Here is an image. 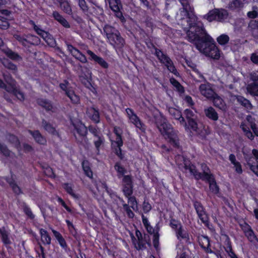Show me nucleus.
Returning a JSON list of instances; mask_svg holds the SVG:
<instances>
[{
    "label": "nucleus",
    "mask_w": 258,
    "mask_h": 258,
    "mask_svg": "<svg viewBox=\"0 0 258 258\" xmlns=\"http://www.w3.org/2000/svg\"><path fill=\"white\" fill-rule=\"evenodd\" d=\"M176 19L177 21H181L180 24L186 33V38L188 41L195 40V34L200 31L199 28H204L203 24L192 13V9H180L176 15Z\"/></svg>",
    "instance_id": "nucleus-1"
},
{
    "label": "nucleus",
    "mask_w": 258,
    "mask_h": 258,
    "mask_svg": "<svg viewBox=\"0 0 258 258\" xmlns=\"http://www.w3.org/2000/svg\"><path fill=\"white\" fill-rule=\"evenodd\" d=\"M199 29L200 31L195 34V40L189 41L194 43L197 49L206 56L218 59L220 57V53L213 42V39L207 33L204 28Z\"/></svg>",
    "instance_id": "nucleus-2"
},
{
    "label": "nucleus",
    "mask_w": 258,
    "mask_h": 258,
    "mask_svg": "<svg viewBox=\"0 0 258 258\" xmlns=\"http://www.w3.org/2000/svg\"><path fill=\"white\" fill-rule=\"evenodd\" d=\"M156 124L164 138L171 145L178 147L179 143L177 132L173 130L171 125L167 122L166 119L160 114L156 118Z\"/></svg>",
    "instance_id": "nucleus-3"
},
{
    "label": "nucleus",
    "mask_w": 258,
    "mask_h": 258,
    "mask_svg": "<svg viewBox=\"0 0 258 258\" xmlns=\"http://www.w3.org/2000/svg\"><path fill=\"white\" fill-rule=\"evenodd\" d=\"M103 33L107 39V42L115 49H120L124 46V40L115 28L106 25L103 27Z\"/></svg>",
    "instance_id": "nucleus-4"
},
{
    "label": "nucleus",
    "mask_w": 258,
    "mask_h": 258,
    "mask_svg": "<svg viewBox=\"0 0 258 258\" xmlns=\"http://www.w3.org/2000/svg\"><path fill=\"white\" fill-rule=\"evenodd\" d=\"M201 168L203 171V174L198 172L195 166L193 165H185L184 166L185 171L186 172H189L197 179L201 178L205 180L206 179H210L213 176L211 173L209 168L205 164H202Z\"/></svg>",
    "instance_id": "nucleus-5"
},
{
    "label": "nucleus",
    "mask_w": 258,
    "mask_h": 258,
    "mask_svg": "<svg viewBox=\"0 0 258 258\" xmlns=\"http://www.w3.org/2000/svg\"><path fill=\"white\" fill-rule=\"evenodd\" d=\"M155 54L160 61L164 64L168 70L174 75H176L177 72L174 66L171 59L166 55L164 54L161 50L156 49Z\"/></svg>",
    "instance_id": "nucleus-6"
},
{
    "label": "nucleus",
    "mask_w": 258,
    "mask_h": 258,
    "mask_svg": "<svg viewBox=\"0 0 258 258\" xmlns=\"http://www.w3.org/2000/svg\"><path fill=\"white\" fill-rule=\"evenodd\" d=\"M125 111L130 122L134 124L137 128H139L142 132H145L146 130L145 124L142 122L133 110L127 108L125 109Z\"/></svg>",
    "instance_id": "nucleus-7"
},
{
    "label": "nucleus",
    "mask_w": 258,
    "mask_h": 258,
    "mask_svg": "<svg viewBox=\"0 0 258 258\" xmlns=\"http://www.w3.org/2000/svg\"><path fill=\"white\" fill-rule=\"evenodd\" d=\"M29 23L33 26L37 34L40 36L48 45L53 46L55 44V40L50 34L40 28L33 21H30Z\"/></svg>",
    "instance_id": "nucleus-8"
},
{
    "label": "nucleus",
    "mask_w": 258,
    "mask_h": 258,
    "mask_svg": "<svg viewBox=\"0 0 258 258\" xmlns=\"http://www.w3.org/2000/svg\"><path fill=\"white\" fill-rule=\"evenodd\" d=\"M196 120V119H191L187 120L188 126L190 128L202 136H205L208 134L209 132L208 131V127H206L202 123H198Z\"/></svg>",
    "instance_id": "nucleus-9"
},
{
    "label": "nucleus",
    "mask_w": 258,
    "mask_h": 258,
    "mask_svg": "<svg viewBox=\"0 0 258 258\" xmlns=\"http://www.w3.org/2000/svg\"><path fill=\"white\" fill-rule=\"evenodd\" d=\"M69 83H61L59 85L60 88L65 92V94L70 99L73 103L77 104L79 102V97L75 94L74 91L68 87Z\"/></svg>",
    "instance_id": "nucleus-10"
},
{
    "label": "nucleus",
    "mask_w": 258,
    "mask_h": 258,
    "mask_svg": "<svg viewBox=\"0 0 258 258\" xmlns=\"http://www.w3.org/2000/svg\"><path fill=\"white\" fill-rule=\"evenodd\" d=\"M79 67L81 71V74L80 76L81 80L87 87L89 88V87L91 86L90 82L91 79V72L87 67L80 66Z\"/></svg>",
    "instance_id": "nucleus-11"
},
{
    "label": "nucleus",
    "mask_w": 258,
    "mask_h": 258,
    "mask_svg": "<svg viewBox=\"0 0 258 258\" xmlns=\"http://www.w3.org/2000/svg\"><path fill=\"white\" fill-rule=\"evenodd\" d=\"M199 89L201 94L208 99H211L215 95L216 93L209 83L201 84Z\"/></svg>",
    "instance_id": "nucleus-12"
},
{
    "label": "nucleus",
    "mask_w": 258,
    "mask_h": 258,
    "mask_svg": "<svg viewBox=\"0 0 258 258\" xmlns=\"http://www.w3.org/2000/svg\"><path fill=\"white\" fill-rule=\"evenodd\" d=\"M66 45L68 50L74 57L82 63H86L87 62V59L85 55L82 54L78 49L68 43H67Z\"/></svg>",
    "instance_id": "nucleus-13"
},
{
    "label": "nucleus",
    "mask_w": 258,
    "mask_h": 258,
    "mask_svg": "<svg viewBox=\"0 0 258 258\" xmlns=\"http://www.w3.org/2000/svg\"><path fill=\"white\" fill-rule=\"evenodd\" d=\"M195 208L201 221L206 225H208L209 218L206 212L204 210L203 207L199 202H195L194 204Z\"/></svg>",
    "instance_id": "nucleus-14"
},
{
    "label": "nucleus",
    "mask_w": 258,
    "mask_h": 258,
    "mask_svg": "<svg viewBox=\"0 0 258 258\" xmlns=\"http://www.w3.org/2000/svg\"><path fill=\"white\" fill-rule=\"evenodd\" d=\"M168 112L169 114L175 119H177L179 121L180 123L183 125L185 129L187 128V124L185 122V119L182 116L181 113L180 111L174 108H169L168 109Z\"/></svg>",
    "instance_id": "nucleus-15"
},
{
    "label": "nucleus",
    "mask_w": 258,
    "mask_h": 258,
    "mask_svg": "<svg viewBox=\"0 0 258 258\" xmlns=\"http://www.w3.org/2000/svg\"><path fill=\"white\" fill-rule=\"evenodd\" d=\"M87 54L90 56V59L97 62L100 66L104 69L108 68V63L102 57L97 56L90 50H87Z\"/></svg>",
    "instance_id": "nucleus-16"
},
{
    "label": "nucleus",
    "mask_w": 258,
    "mask_h": 258,
    "mask_svg": "<svg viewBox=\"0 0 258 258\" xmlns=\"http://www.w3.org/2000/svg\"><path fill=\"white\" fill-rule=\"evenodd\" d=\"M74 126L77 133L82 137L81 141H78L81 143H83V142H86L87 141L86 137L87 133V127L82 123H78L75 124Z\"/></svg>",
    "instance_id": "nucleus-17"
},
{
    "label": "nucleus",
    "mask_w": 258,
    "mask_h": 258,
    "mask_svg": "<svg viewBox=\"0 0 258 258\" xmlns=\"http://www.w3.org/2000/svg\"><path fill=\"white\" fill-rule=\"evenodd\" d=\"M4 78L9 85V86H7L5 85L4 89L8 92H11V90H14V88L16 87V82L15 80H14L9 74H4Z\"/></svg>",
    "instance_id": "nucleus-18"
},
{
    "label": "nucleus",
    "mask_w": 258,
    "mask_h": 258,
    "mask_svg": "<svg viewBox=\"0 0 258 258\" xmlns=\"http://www.w3.org/2000/svg\"><path fill=\"white\" fill-rule=\"evenodd\" d=\"M214 96L212 97L211 99H213V102L215 106L222 111H226L227 109V106L223 100L216 93L215 94V95Z\"/></svg>",
    "instance_id": "nucleus-19"
},
{
    "label": "nucleus",
    "mask_w": 258,
    "mask_h": 258,
    "mask_svg": "<svg viewBox=\"0 0 258 258\" xmlns=\"http://www.w3.org/2000/svg\"><path fill=\"white\" fill-rule=\"evenodd\" d=\"M206 116L209 119L216 121L218 119V114L212 107H209L204 110Z\"/></svg>",
    "instance_id": "nucleus-20"
},
{
    "label": "nucleus",
    "mask_w": 258,
    "mask_h": 258,
    "mask_svg": "<svg viewBox=\"0 0 258 258\" xmlns=\"http://www.w3.org/2000/svg\"><path fill=\"white\" fill-rule=\"evenodd\" d=\"M87 114L94 122L97 123L99 121V114L97 110L93 107L88 108Z\"/></svg>",
    "instance_id": "nucleus-21"
},
{
    "label": "nucleus",
    "mask_w": 258,
    "mask_h": 258,
    "mask_svg": "<svg viewBox=\"0 0 258 258\" xmlns=\"http://www.w3.org/2000/svg\"><path fill=\"white\" fill-rule=\"evenodd\" d=\"M9 234V232L5 228H0V236L3 242L6 246L9 245L12 243Z\"/></svg>",
    "instance_id": "nucleus-22"
},
{
    "label": "nucleus",
    "mask_w": 258,
    "mask_h": 258,
    "mask_svg": "<svg viewBox=\"0 0 258 258\" xmlns=\"http://www.w3.org/2000/svg\"><path fill=\"white\" fill-rule=\"evenodd\" d=\"M53 17L57 22H58L62 26L67 28L70 27V25L67 20L60 15L57 12H53L52 14Z\"/></svg>",
    "instance_id": "nucleus-23"
},
{
    "label": "nucleus",
    "mask_w": 258,
    "mask_h": 258,
    "mask_svg": "<svg viewBox=\"0 0 258 258\" xmlns=\"http://www.w3.org/2000/svg\"><path fill=\"white\" fill-rule=\"evenodd\" d=\"M29 133L33 137L34 140L38 143L44 145L46 143L45 138L43 137L38 131L34 132L29 130Z\"/></svg>",
    "instance_id": "nucleus-24"
},
{
    "label": "nucleus",
    "mask_w": 258,
    "mask_h": 258,
    "mask_svg": "<svg viewBox=\"0 0 258 258\" xmlns=\"http://www.w3.org/2000/svg\"><path fill=\"white\" fill-rule=\"evenodd\" d=\"M176 234L178 239L184 240L186 242H189L188 233L182 226L176 231Z\"/></svg>",
    "instance_id": "nucleus-25"
},
{
    "label": "nucleus",
    "mask_w": 258,
    "mask_h": 258,
    "mask_svg": "<svg viewBox=\"0 0 258 258\" xmlns=\"http://www.w3.org/2000/svg\"><path fill=\"white\" fill-rule=\"evenodd\" d=\"M39 232L41 236V240L44 244H50L51 243V238L48 233L44 229L40 228Z\"/></svg>",
    "instance_id": "nucleus-26"
},
{
    "label": "nucleus",
    "mask_w": 258,
    "mask_h": 258,
    "mask_svg": "<svg viewBox=\"0 0 258 258\" xmlns=\"http://www.w3.org/2000/svg\"><path fill=\"white\" fill-rule=\"evenodd\" d=\"M236 99L237 102L243 106L248 111L252 109L253 106L248 100L240 96H237Z\"/></svg>",
    "instance_id": "nucleus-27"
},
{
    "label": "nucleus",
    "mask_w": 258,
    "mask_h": 258,
    "mask_svg": "<svg viewBox=\"0 0 258 258\" xmlns=\"http://www.w3.org/2000/svg\"><path fill=\"white\" fill-rule=\"evenodd\" d=\"M2 51L11 59L18 61L22 59L21 57L18 53L13 51L11 49L8 48L3 49Z\"/></svg>",
    "instance_id": "nucleus-28"
},
{
    "label": "nucleus",
    "mask_w": 258,
    "mask_h": 258,
    "mask_svg": "<svg viewBox=\"0 0 258 258\" xmlns=\"http://www.w3.org/2000/svg\"><path fill=\"white\" fill-rule=\"evenodd\" d=\"M216 21L222 22L227 19L228 14L226 10L224 9H216Z\"/></svg>",
    "instance_id": "nucleus-29"
},
{
    "label": "nucleus",
    "mask_w": 258,
    "mask_h": 258,
    "mask_svg": "<svg viewBox=\"0 0 258 258\" xmlns=\"http://www.w3.org/2000/svg\"><path fill=\"white\" fill-rule=\"evenodd\" d=\"M42 126L43 128L48 133L53 135H56L57 134L55 127L46 120H43L42 122Z\"/></svg>",
    "instance_id": "nucleus-30"
},
{
    "label": "nucleus",
    "mask_w": 258,
    "mask_h": 258,
    "mask_svg": "<svg viewBox=\"0 0 258 258\" xmlns=\"http://www.w3.org/2000/svg\"><path fill=\"white\" fill-rule=\"evenodd\" d=\"M246 89L247 92L251 95L258 96V83L253 82L248 84Z\"/></svg>",
    "instance_id": "nucleus-31"
},
{
    "label": "nucleus",
    "mask_w": 258,
    "mask_h": 258,
    "mask_svg": "<svg viewBox=\"0 0 258 258\" xmlns=\"http://www.w3.org/2000/svg\"><path fill=\"white\" fill-rule=\"evenodd\" d=\"M52 232L56 238V239L57 240L58 242H59L60 245L63 248H65L67 247V243L66 242L65 240L62 237V235L60 234L59 232L58 231L52 229Z\"/></svg>",
    "instance_id": "nucleus-32"
},
{
    "label": "nucleus",
    "mask_w": 258,
    "mask_h": 258,
    "mask_svg": "<svg viewBox=\"0 0 258 258\" xmlns=\"http://www.w3.org/2000/svg\"><path fill=\"white\" fill-rule=\"evenodd\" d=\"M39 105L45 108L46 110H51L53 109V106L51 102L44 99H39L37 100Z\"/></svg>",
    "instance_id": "nucleus-33"
},
{
    "label": "nucleus",
    "mask_w": 258,
    "mask_h": 258,
    "mask_svg": "<svg viewBox=\"0 0 258 258\" xmlns=\"http://www.w3.org/2000/svg\"><path fill=\"white\" fill-rule=\"evenodd\" d=\"M206 180H208L209 183L210 190L214 194H217L219 192V187L216 183L213 176L210 179H206Z\"/></svg>",
    "instance_id": "nucleus-34"
},
{
    "label": "nucleus",
    "mask_w": 258,
    "mask_h": 258,
    "mask_svg": "<svg viewBox=\"0 0 258 258\" xmlns=\"http://www.w3.org/2000/svg\"><path fill=\"white\" fill-rule=\"evenodd\" d=\"M245 235L250 242L255 246H258V239L254 234L253 230L246 232Z\"/></svg>",
    "instance_id": "nucleus-35"
},
{
    "label": "nucleus",
    "mask_w": 258,
    "mask_h": 258,
    "mask_svg": "<svg viewBox=\"0 0 258 258\" xmlns=\"http://www.w3.org/2000/svg\"><path fill=\"white\" fill-rule=\"evenodd\" d=\"M244 0H230L228 8L231 9L242 7L243 5Z\"/></svg>",
    "instance_id": "nucleus-36"
},
{
    "label": "nucleus",
    "mask_w": 258,
    "mask_h": 258,
    "mask_svg": "<svg viewBox=\"0 0 258 258\" xmlns=\"http://www.w3.org/2000/svg\"><path fill=\"white\" fill-rule=\"evenodd\" d=\"M199 241L202 247L208 249L210 246V240L208 237L201 236L199 238Z\"/></svg>",
    "instance_id": "nucleus-37"
},
{
    "label": "nucleus",
    "mask_w": 258,
    "mask_h": 258,
    "mask_svg": "<svg viewBox=\"0 0 258 258\" xmlns=\"http://www.w3.org/2000/svg\"><path fill=\"white\" fill-rule=\"evenodd\" d=\"M184 115L187 120L191 119H196L197 118L196 111L190 109H186L184 110Z\"/></svg>",
    "instance_id": "nucleus-38"
},
{
    "label": "nucleus",
    "mask_w": 258,
    "mask_h": 258,
    "mask_svg": "<svg viewBox=\"0 0 258 258\" xmlns=\"http://www.w3.org/2000/svg\"><path fill=\"white\" fill-rule=\"evenodd\" d=\"M27 40L28 41V45L30 44L37 45L40 43V39L36 36L31 34H28L27 35Z\"/></svg>",
    "instance_id": "nucleus-39"
},
{
    "label": "nucleus",
    "mask_w": 258,
    "mask_h": 258,
    "mask_svg": "<svg viewBox=\"0 0 258 258\" xmlns=\"http://www.w3.org/2000/svg\"><path fill=\"white\" fill-rule=\"evenodd\" d=\"M109 4L113 11H118V9H120L121 7L120 0H109Z\"/></svg>",
    "instance_id": "nucleus-40"
},
{
    "label": "nucleus",
    "mask_w": 258,
    "mask_h": 258,
    "mask_svg": "<svg viewBox=\"0 0 258 258\" xmlns=\"http://www.w3.org/2000/svg\"><path fill=\"white\" fill-rule=\"evenodd\" d=\"M63 187L66 190V191L71 196H72L74 199H79V196L74 192L72 186L70 184L64 183L63 185Z\"/></svg>",
    "instance_id": "nucleus-41"
},
{
    "label": "nucleus",
    "mask_w": 258,
    "mask_h": 258,
    "mask_svg": "<svg viewBox=\"0 0 258 258\" xmlns=\"http://www.w3.org/2000/svg\"><path fill=\"white\" fill-rule=\"evenodd\" d=\"M1 61L3 65L7 69L13 71H17V66L10 61L8 59L4 58L2 59Z\"/></svg>",
    "instance_id": "nucleus-42"
},
{
    "label": "nucleus",
    "mask_w": 258,
    "mask_h": 258,
    "mask_svg": "<svg viewBox=\"0 0 258 258\" xmlns=\"http://www.w3.org/2000/svg\"><path fill=\"white\" fill-rule=\"evenodd\" d=\"M14 37L18 40L21 44L26 46H28V41L27 40V35L22 36L18 34L14 35Z\"/></svg>",
    "instance_id": "nucleus-43"
},
{
    "label": "nucleus",
    "mask_w": 258,
    "mask_h": 258,
    "mask_svg": "<svg viewBox=\"0 0 258 258\" xmlns=\"http://www.w3.org/2000/svg\"><path fill=\"white\" fill-rule=\"evenodd\" d=\"M128 199V203L131 204V207L133 210L137 211L138 210V203L135 197L130 196L127 197Z\"/></svg>",
    "instance_id": "nucleus-44"
},
{
    "label": "nucleus",
    "mask_w": 258,
    "mask_h": 258,
    "mask_svg": "<svg viewBox=\"0 0 258 258\" xmlns=\"http://www.w3.org/2000/svg\"><path fill=\"white\" fill-rule=\"evenodd\" d=\"M217 41L220 45H225L229 41V37L227 35L222 34L217 38Z\"/></svg>",
    "instance_id": "nucleus-45"
},
{
    "label": "nucleus",
    "mask_w": 258,
    "mask_h": 258,
    "mask_svg": "<svg viewBox=\"0 0 258 258\" xmlns=\"http://www.w3.org/2000/svg\"><path fill=\"white\" fill-rule=\"evenodd\" d=\"M60 7L62 10L68 14L72 13V9L68 2L63 1L60 3Z\"/></svg>",
    "instance_id": "nucleus-46"
},
{
    "label": "nucleus",
    "mask_w": 258,
    "mask_h": 258,
    "mask_svg": "<svg viewBox=\"0 0 258 258\" xmlns=\"http://www.w3.org/2000/svg\"><path fill=\"white\" fill-rule=\"evenodd\" d=\"M121 201L122 203L123 208L124 211L126 212L127 216L130 218H133L134 217V214L131 210L128 205L124 203V201L122 199L121 200Z\"/></svg>",
    "instance_id": "nucleus-47"
},
{
    "label": "nucleus",
    "mask_w": 258,
    "mask_h": 258,
    "mask_svg": "<svg viewBox=\"0 0 258 258\" xmlns=\"http://www.w3.org/2000/svg\"><path fill=\"white\" fill-rule=\"evenodd\" d=\"M208 21L212 22L214 20L216 21V9L210 11L207 15L204 16Z\"/></svg>",
    "instance_id": "nucleus-48"
},
{
    "label": "nucleus",
    "mask_w": 258,
    "mask_h": 258,
    "mask_svg": "<svg viewBox=\"0 0 258 258\" xmlns=\"http://www.w3.org/2000/svg\"><path fill=\"white\" fill-rule=\"evenodd\" d=\"M122 186L133 185L132 178L130 175H124L122 180Z\"/></svg>",
    "instance_id": "nucleus-49"
},
{
    "label": "nucleus",
    "mask_w": 258,
    "mask_h": 258,
    "mask_svg": "<svg viewBox=\"0 0 258 258\" xmlns=\"http://www.w3.org/2000/svg\"><path fill=\"white\" fill-rule=\"evenodd\" d=\"M122 191L126 198L132 196L133 193V185L122 186Z\"/></svg>",
    "instance_id": "nucleus-50"
},
{
    "label": "nucleus",
    "mask_w": 258,
    "mask_h": 258,
    "mask_svg": "<svg viewBox=\"0 0 258 258\" xmlns=\"http://www.w3.org/2000/svg\"><path fill=\"white\" fill-rule=\"evenodd\" d=\"M171 83L176 88V90L180 93L184 92V89L182 86L175 79L172 78L170 80Z\"/></svg>",
    "instance_id": "nucleus-51"
},
{
    "label": "nucleus",
    "mask_w": 258,
    "mask_h": 258,
    "mask_svg": "<svg viewBox=\"0 0 258 258\" xmlns=\"http://www.w3.org/2000/svg\"><path fill=\"white\" fill-rule=\"evenodd\" d=\"M10 93H12L19 100L21 101L24 100L25 98L24 94L23 93V92H22L19 89H18L16 87L14 88V90H11V92H10Z\"/></svg>",
    "instance_id": "nucleus-52"
},
{
    "label": "nucleus",
    "mask_w": 258,
    "mask_h": 258,
    "mask_svg": "<svg viewBox=\"0 0 258 258\" xmlns=\"http://www.w3.org/2000/svg\"><path fill=\"white\" fill-rule=\"evenodd\" d=\"M251 158L248 159L247 160V163L249 166L250 170L256 175L258 176V162L256 165H252L251 163Z\"/></svg>",
    "instance_id": "nucleus-53"
},
{
    "label": "nucleus",
    "mask_w": 258,
    "mask_h": 258,
    "mask_svg": "<svg viewBox=\"0 0 258 258\" xmlns=\"http://www.w3.org/2000/svg\"><path fill=\"white\" fill-rule=\"evenodd\" d=\"M159 228L157 227V231L153 235V243L154 247L157 249L159 246V234L158 233Z\"/></svg>",
    "instance_id": "nucleus-54"
},
{
    "label": "nucleus",
    "mask_w": 258,
    "mask_h": 258,
    "mask_svg": "<svg viewBox=\"0 0 258 258\" xmlns=\"http://www.w3.org/2000/svg\"><path fill=\"white\" fill-rule=\"evenodd\" d=\"M104 139L103 138L101 137H97L96 140L94 141V143L95 146L97 150V153H99V148L100 146L103 144Z\"/></svg>",
    "instance_id": "nucleus-55"
},
{
    "label": "nucleus",
    "mask_w": 258,
    "mask_h": 258,
    "mask_svg": "<svg viewBox=\"0 0 258 258\" xmlns=\"http://www.w3.org/2000/svg\"><path fill=\"white\" fill-rule=\"evenodd\" d=\"M78 5L80 8V9L82 10V11L84 13H87L88 12V7L87 5V4L85 0H78Z\"/></svg>",
    "instance_id": "nucleus-56"
},
{
    "label": "nucleus",
    "mask_w": 258,
    "mask_h": 258,
    "mask_svg": "<svg viewBox=\"0 0 258 258\" xmlns=\"http://www.w3.org/2000/svg\"><path fill=\"white\" fill-rule=\"evenodd\" d=\"M82 166L85 174L89 178H92L93 173L90 167L86 165L85 162H83Z\"/></svg>",
    "instance_id": "nucleus-57"
},
{
    "label": "nucleus",
    "mask_w": 258,
    "mask_h": 258,
    "mask_svg": "<svg viewBox=\"0 0 258 258\" xmlns=\"http://www.w3.org/2000/svg\"><path fill=\"white\" fill-rule=\"evenodd\" d=\"M136 236L138 238V241L136 240V238H135V237L133 235L132 236V241H133V242L134 243V244L136 246V243H138V245H139V248H140V243L142 240V234L139 231L137 230V231H136Z\"/></svg>",
    "instance_id": "nucleus-58"
},
{
    "label": "nucleus",
    "mask_w": 258,
    "mask_h": 258,
    "mask_svg": "<svg viewBox=\"0 0 258 258\" xmlns=\"http://www.w3.org/2000/svg\"><path fill=\"white\" fill-rule=\"evenodd\" d=\"M249 18H255L258 17V8L256 7L252 8V11L248 12L247 14Z\"/></svg>",
    "instance_id": "nucleus-59"
},
{
    "label": "nucleus",
    "mask_w": 258,
    "mask_h": 258,
    "mask_svg": "<svg viewBox=\"0 0 258 258\" xmlns=\"http://www.w3.org/2000/svg\"><path fill=\"white\" fill-rule=\"evenodd\" d=\"M170 225L173 229H174L176 230V231L182 227L181 223L175 220H171L170 221Z\"/></svg>",
    "instance_id": "nucleus-60"
},
{
    "label": "nucleus",
    "mask_w": 258,
    "mask_h": 258,
    "mask_svg": "<svg viewBox=\"0 0 258 258\" xmlns=\"http://www.w3.org/2000/svg\"><path fill=\"white\" fill-rule=\"evenodd\" d=\"M0 150L1 151L2 153H3L4 155L6 156H10L11 155V152L9 150L7 149V148L0 144Z\"/></svg>",
    "instance_id": "nucleus-61"
},
{
    "label": "nucleus",
    "mask_w": 258,
    "mask_h": 258,
    "mask_svg": "<svg viewBox=\"0 0 258 258\" xmlns=\"http://www.w3.org/2000/svg\"><path fill=\"white\" fill-rule=\"evenodd\" d=\"M115 169L119 174L122 175L126 172V170L118 163L115 164Z\"/></svg>",
    "instance_id": "nucleus-62"
},
{
    "label": "nucleus",
    "mask_w": 258,
    "mask_h": 258,
    "mask_svg": "<svg viewBox=\"0 0 258 258\" xmlns=\"http://www.w3.org/2000/svg\"><path fill=\"white\" fill-rule=\"evenodd\" d=\"M115 144L117 148H120L123 145V142L121 137V136H118L116 137V140L114 142L112 143L113 145Z\"/></svg>",
    "instance_id": "nucleus-63"
},
{
    "label": "nucleus",
    "mask_w": 258,
    "mask_h": 258,
    "mask_svg": "<svg viewBox=\"0 0 258 258\" xmlns=\"http://www.w3.org/2000/svg\"><path fill=\"white\" fill-rule=\"evenodd\" d=\"M250 60L253 63L258 64V54L256 53H252L250 56Z\"/></svg>",
    "instance_id": "nucleus-64"
}]
</instances>
